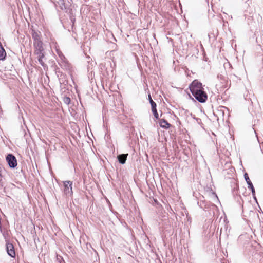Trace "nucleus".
I'll use <instances>...</instances> for the list:
<instances>
[{
  "mask_svg": "<svg viewBox=\"0 0 263 263\" xmlns=\"http://www.w3.org/2000/svg\"><path fill=\"white\" fill-rule=\"evenodd\" d=\"M244 177H245V179L248 184V187L251 190L252 195L253 196H255V189L254 188V186H253V185L252 182L250 181V180L249 179V177L247 173H245L244 174Z\"/></svg>",
  "mask_w": 263,
  "mask_h": 263,
  "instance_id": "nucleus-5",
  "label": "nucleus"
},
{
  "mask_svg": "<svg viewBox=\"0 0 263 263\" xmlns=\"http://www.w3.org/2000/svg\"><path fill=\"white\" fill-rule=\"evenodd\" d=\"M64 102L65 103L69 104L70 102V99L69 97H66L64 98Z\"/></svg>",
  "mask_w": 263,
  "mask_h": 263,
  "instance_id": "nucleus-16",
  "label": "nucleus"
},
{
  "mask_svg": "<svg viewBox=\"0 0 263 263\" xmlns=\"http://www.w3.org/2000/svg\"><path fill=\"white\" fill-rule=\"evenodd\" d=\"M58 3L60 5L61 8L62 9H66V7L65 5V3L64 2V0H58Z\"/></svg>",
  "mask_w": 263,
  "mask_h": 263,
  "instance_id": "nucleus-13",
  "label": "nucleus"
},
{
  "mask_svg": "<svg viewBox=\"0 0 263 263\" xmlns=\"http://www.w3.org/2000/svg\"><path fill=\"white\" fill-rule=\"evenodd\" d=\"M59 57L60 58L61 61L66 60V58L62 53H58Z\"/></svg>",
  "mask_w": 263,
  "mask_h": 263,
  "instance_id": "nucleus-15",
  "label": "nucleus"
},
{
  "mask_svg": "<svg viewBox=\"0 0 263 263\" xmlns=\"http://www.w3.org/2000/svg\"><path fill=\"white\" fill-rule=\"evenodd\" d=\"M34 47V54L40 64L44 67L47 66L44 61L46 60L45 57V50L43 46L42 42L39 43H33Z\"/></svg>",
  "mask_w": 263,
  "mask_h": 263,
  "instance_id": "nucleus-2",
  "label": "nucleus"
},
{
  "mask_svg": "<svg viewBox=\"0 0 263 263\" xmlns=\"http://www.w3.org/2000/svg\"><path fill=\"white\" fill-rule=\"evenodd\" d=\"M72 182L70 181H66L64 182V194L67 196H71L72 194Z\"/></svg>",
  "mask_w": 263,
  "mask_h": 263,
  "instance_id": "nucleus-4",
  "label": "nucleus"
},
{
  "mask_svg": "<svg viewBox=\"0 0 263 263\" xmlns=\"http://www.w3.org/2000/svg\"><path fill=\"white\" fill-rule=\"evenodd\" d=\"M226 108L223 106H219L217 109L214 112V115L217 117V120L220 118H223L224 116V109Z\"/></svg>",
  "mask_w": 263,
  "mask_h": 263,
  "instance_id": "nucleus-6",
  "label": "nucleus"
},
{
  "mask_svg": "<svg viewBox=\"0 0 263 263\" xmlns=\"http://www.w3.org/2000/svg\"><path fill=\"white\" fill-rule=\"evenodd\" d=\"M152 110V112L154 114V117L156 118V119H158L159 118V115H158V114L157 112V109L155 108V109H154Z\"/></svg>",
  "mask_w": 263,
  "mask_h": 263,
  "instance_id": "nucleus-14",
  "label": "nucleus"
},
{
  "mask_svg": "<svg viewBox=\"0 0 263 263\" xmlns=\"http://www.w3.org/2000/svg\"><path fill=\"white\" fill-rule=\"evenodd\" d=\"M219 1L220 0H212L211 2L212 6L217 4Z\"/></svg>",
  "mask_w": 263,
  "mask_h": 263,
  "instance_id": "nucleus-17",
  "label": "nucleus"
},
{
  "mask_svg": "<svg viewBox=\"0 0 263 263\" xmlns=\"http://www.w3.org/2000/svg\"><path fill=\"white\" fill-rule=\"evenodd\" d=\"M190 89L193 96L199 102H205L208 98L206 92L203 90L202 83L197 80H194L190 86Z\"/></svg>",
  "mask_w": 263,
  "mask_h": 263,
  "instance_id": "nucleus-1",
  "label": "nucleus"
},
{
  "mask_svg": "<svg viewBox=\"0 0 263 263\" xmlns=\"http://www.w3.org/2000/svg\"><path fill=\"white\" fill-rule=\"evenodd\" d=\"M6 161L11 168H14L17 166L16 158L11 154H9L7 156Z\"/></svg>",
  "mask_w": 263,
  "mask_h": 263,
  "instance_id": "nucleus-3",
  "label": "nucleus"
},
{
  "mask_svg": "<svg viewBox=\"0 0 263 263\" xmlns=\"http://www.w3.org/2000/svg\"><path fill=\"white\" fill-rule=\"evenodd\" d=\"M169 41H172V40L171 39H170Z\"/></svg>",
  "mask_w": 263,
  "mask_h": 263,
  "instance_id": "nucleus-20",
  "label": "nucleus"
},
{
  "mask_svg": "<svg viewBox=\"0 0 263 263\" xmlns=\"http://www.w3.org/2000/svg\"><path fill=\"white\" fill-rule=\"evenodd\" d=\"M6 249L8 255L12 257H14L15 255V253L13 245L10 243H7Z\"/></svg>",
  "mask_w": 263,
  "mask_h": 263,
  "instance_id": "nucleus-7",
  "label": "nucleus"
},
{
  "mask_svg": "<svg viewBox=\"0 0 263 263\" xmlns=\"http://www.w3.org/2000/svg\"><path fill=\"white\" fill-rule=\"evenodd\" d=\"M60 263H62V262H60Z\"/></svg>",
  "mask_w": 263,
  "mask_h": 263,
  "instance_id": "nucleus-23",
  "label": "nucleus"
},
{
  "mask_svg": "<svg viewBox=\"0 0 263 263\" xmlns=\"http://www.w3.org/2000/svg\"><path fill=\"white\" fill-rule=\"evenodd\" d=\"M71 22H73V21H74V18L73 19H73H71Z\"/></svg>",
  "mask_w": 263,
  "mask_h": 263,
  "instance_id": "nucleus-19",
  "label": "nucleus"
},
{
  "mask_svg": "<svg viewBox=\"0 0 263 263\" xmlns=\"http://www.w3.org/2000/svg\"><path fill=\"white\" fill-rule=\"evenodd\" d=\"M84 1H85V2H87V1H88V0H84Z\"/></svg>",
  "mask_w": 263,
  "mask_h": 263,
  "instance_id": "nucleus-22",
  "label": "nucleus"
},
{
  "mask_svg": "<svg viewBox=\"0 0 263 263\" xmlns=\"http://www.w3.org/2000/svg\"><path fill=\"white\" fill-rule=\"evenodd\" d=\"M119 15H121V16H122L123 14H122V13L121 11H119Z\"/></svg>",
  "mask_w": 263,
  "mask_h": 263,
  "instance_id": "nucleus-18",
  "label": "nucleus"
},
{
  "mask_svg": "<svg viewBox=\"0 0 263 263\" xmlns=\"http://www.w3.org/2000/svg\"><path fill=\"white\" fill-rule=\"evenodd\" d=\"M32 36L33 39V43L41 42V33L40 32H37L35 30L32 31Z\"/></svg>",
  "mask_w": 263,
  "mask_h": 263,
  "instance_id": "nucleus-8",
  "label": "nucleus"
},
{
  "mask_svg": "<svg viewBox=\"0 0 263 263\" xmlns=\"http://www.w3.org/2000/svg\"><path fill=\"white\" fill-rule=\"evenodd\" d=\"M60 65L62 68L66 70L70 69V64L68 62V61H66V60L65 61H61Z\"/></svg>",
  "mask_w": 263,
  "mask_h": 263,
  "instance_id": "nucleus-11",
  "label": "nucleus"
},
{
  "mask_svg": "<svg viewBox=\"0 0 263 263\" xmlns=\"http://www.w3.org/2000/svg\"><path fill=\"white\" fill-rule=\"evenodd\" d=\"M148 100L149 101V103L151 105L152 110L156 108V103L152 100L151 96L150 94L148 95Z\"/></svg>",
  "mask_w": 263,
  "mask_h": 263,
  "instance_id": "nucleus-12",
  "label": "nucleus"
},
{
  "mask_svg": "<svg viewBox=\"0 0 263 263\" xmlns=\"http://www.w3.org/2000/svg\"><path fill=\"white\" fill-rule=\"evenodd\" d=\"M254 199H255V200H256V197H255V196L254 197Z\"/></svg>",
  "mask_w": 263,
  "mask_h": 263,
  "instance_id": "nucleus-21",
  "label": "nucleus"
},
{
  "mask_svg": "<svg viewBox=\"0 0 263 263\" xmlns=\"http://www.w3.org/2000/svg\"><path fill=\"white\" fill-rule=\"evenodd\" d=\"M159 125L161 127L165 129H167L171 126V124L166 120L163 119L160 120Z\"/></svg>",
  "mask_w": 263,
  "mask_h": 263,
  "instance_id": "nucleus-10",
  "label": "nucleus"
},
{
  "mask_svg": "<svg viewBox=\"0 0 263 263\" xmlns=\"http://www.w3.org/2000/svg\"><path fill=\"white\" fill-rule=\"evenodd\" d=\"M128 156V154H120L117 156L118 160L119 162L122 164H124L126 160L127 157Z\"/></svg>",
  "mask_w": 263,
  "mask_h": 263,
  "instance_id": "nucleus-9",
  "label": "nucleus"
}]
</instances>
